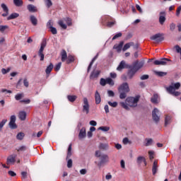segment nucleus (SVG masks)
I'll use <instances>...</instances> for the list:
<instances>
[{"mask_svg":"<svg viewBox=\"0 0 181 181\" xmlns=\"http://www.w3.org/2000/svg\"><path fill=\"white\" fill-rule=\"evenodd\" d=\"M140 98L141 96L139 95H136V97H128L126 98V101L121 102L120 105H122V108L129 111V107L132 108H135V107L138 106V102L139 101Z\"/></svg>","mask_w":181,"mask_h":181,"instance_id":"1","label":"nucleus"},{"mask_svg":"<svg viewBox=\"0 0 181 181\" xmlns=\"http://www.w3.org/2000/svg\"><path fill=\"white\" fill-rule=\"evenodd\" d=\"M180 82L171 83L170 86L166 88V90L169 94L175 95V97H178V95H180V93L179 91H176V90H179V88H180Z\"/></svg>","mask_w":181,"mask_h":181,"instance_id":"2","label":"nucleus"},{"mask_svg":"<svg viewBox=\"0 0 181 181\" xmlns=\"http://www.w3.org/2000/svg\"><path fill=\"white\" fill-rule=\"evenodd\" d=\"M95 156L96 158H99L100 159V163L98 164V166H101L103 163H107L109 160L108 155L107 154H102L100 151H96Z\"/></svg>","mask_w":181,"mask_h":181,"instance_id":"3","label":"nucleus"},{"mask_svg":"<svg viewBox=\"0 0 181 181\" xmlns=\"http://www.w3.org/2000/svg\"><path fill=\"white\" fill-rule=\"evenodd\" d=\"M83 112L88 114L90 112V103H88V99L87 98H83Z\"/></svg>","mask_w":181,"mask_h":181,"instance_id":"4","label":"nucleus"},{"mask_svg":"<svg viewBox=\"0 0 181 181\" xmlns=\"http://www.w3.org/2000/svg\"><path fill=\"white\" fill-rule=\"evenodd\" d=\"M118 91L119 93H129L130 89H129V85L128 84V83L124 82L123 83H122L119 88H118Z\"/></svg>","mask_w":181,"mask_h":181,"instance_id":"5","label":"nucleus"},{"mask_svg":"<svg viewBox=\"0 0 181 181\" xmlns=\"http://www.w3.org/2000/svg\"><path fill=\"white\" fill-rule=\"evenodd\" d=\"M152 117L155 122H159V119H160V112L158 108L156 107L153 109L152 112Z\"/></svg>","mask_w":181,"mask_h":181,"instance_id":"6","label":"nucleus"},{"mask_svg":"<svg viewBox=\"0 0 181 181\" xmlns=\"http://www.w3.org/2000/svg\"><path fill=\"white\" fill-rule=\"evenodd\" d=\"M168 62H170V59L168 58H163L160 60L154 61V64L156 66H166L168 64Z\"/></svg>","mask_w":181,"mask_h":181,"instance_id":"7","label":"nucleus"},{"mask_svg":"<svg viewBox=\"0 0 181 181\" xmlns=\"http://www.w3.org/2000/svg\"><path fill=\"white\" fill-rule=\"evenodd\" d=\"M151 40H155V42H162L163 40V37H162V34L157 33L150 37Z\"/></svg>","mask_w":181,"mask_h":181,"instance_id":"8","label":"nucleus"},{"mask_svg":"<svg viewBox=\"0 0 181 181\" xmlns=\"http://www.w3.org/2000/svg\"><path fill=\"white\" fill-rule=\"evenodd\" d=\"M144 62H135L132 68L134 69V71L136 72L140 70V69H142V67H144Z\"/></svg>","mask_w":181,"mask_h":181,"instance_id":"9","label":"nucleus"},{"mask_svg":"<svg viewBox=\"0 0 181 181\" xmlns=\"http://www.w3.org/2000/svg\"><path fill=\"white\" fill-rule=\"evenodd\" d=\"M16 154H13L7 158V165H13L16 161Z\"/></svg>","mask_w":181,"mask_h":181,"instance_id":"10","label":"nucleus"},{"mask_svg":"<svg viewBox=\"0 0 181 181\" xmlns=\"http://www.w3.org/2000/svg\"><path fill=\"white\" fill-rule=\"evenodd\" d=\"M1 7L3 9V11L4 12V13L2 14V16H4V18L8 16V15H9V8H8L6 4H1Z\"/></svg>","mask_w":181,"mask_h":181,"instance_id":"11","label":"nucleus"},{"mask_svg":"<svg viewBox=\"0 0 181 181\" xmlns=\"http://www.w3.org/2000/svg\"><path fill=\"white\" fill-rule=\"evenodd\" d=\"M127 67H128V65L127 64V63L125 62V61H122L119 66L117 68V71H121L122 70H124V69H127Z\"/></svg>","mask_w":181,"mask_h":181,"instance_id":"12","label":"nucleus"},{"mask_svg":"<svg viewBox=\"0 0 181 181\" xmlns=\"http://www.w3.org/2000/svg\"><path fill=\"white\" fill-rule=\"evenodd\" d=\"M136 71H134L132 67L130 68V69L127 72V77L129 80H132V78H134V76H135Z\"/></svg>","mask_w":181,"mask_h":181,"instance_id":"13","label":"nucleus"},{"mask_svg":"<svg viewBox=\"0 0 181 181\" xmlns=\"http://www.w3.org/2000/svg\"><path fill=\"white\" fill-rule=\"evenodd\" d=\"M122 46H124V42H120L119 44H116L114 45L113 49H115L118 53L122 50Z\"/></svg>","mask_w":181,"mask_h":181,"instance_id":"14","label":"nucleus"},{"mask_svg":"<svg viewBox=\"0 0 181 181\" xmlns=\"http://www.w3.org/2000/svg\"><path fill=\"white\" fill-rule=\"evenodd\" d=\"M160 17H159V22L160 25H163L165 23V21H166V18L165 17V12H160Z\"/></svg>","mask_w":181,"mask_h":181,"instance_id":"15","label":"nucleus"},{"mask_svg":"<svg viewBox=\"0 0 181 181\" xmlns=\"http://www.w3.org/2000/svg\"><path fill=\"white\" fill-rule=\"evenodd\" d=\"M27 9L29 11V12H36L37 11V7L33 4H28L27 6Z\"/></svg>","mask_w":181,"mask_h":181,"instance_id":"16","label":"nucleus"},{"mask_svg":"<svg viewBox=\"0 0 181 181\" xmlns=\"http://www.w3.org/2000/svg\"><path fill=\"white\" fill-rule=\"evenodd\" d=\"M95 104H100V103H101V95L97 90L95 91Z\"/></svg>","mask_w":181,"mask_h":181,"instance_id":"17","label":"nucleus"},{"mask_svg":"<svg viewBox=\"0 0 181 181\" xmlns=\"http://www.w3.org/2000/svg\"><path fill=\"white\" fill-rule=\"evenodd\" d=\"M18 118L21 121H25V119H26V112H25V111L19 112V113H18Z\"/></svg>","mask_w":181,"mask_h":181,"instance_id":"18","label":"nucleus"},{"mask_svg":"<svg viewBox=\"0 0 181 181\" xmlns=\"http://www.w3.org/2000/svg\"><path fill=\"white\" fill-rule=\"evenodd\" d=\"M78 137H79V139H83V138H86V127H83L80 130Z\"/></svg>","mask_w":181,"mask_h":181,"instance_id":"19","label":"nucleus"},{"mask_svg":"<svg viewBox=\"0 0 181 181\" xmlns=\"http://www.w3.org/2000/svg\"><path fill=\"white\" fill-rule=\"evenodd\" d=\"M61 57H62V62H66L67 60V52H66V50L63 49L61 52Z\"/></svg>","mask_w":181,"mask_h":181,"instance_id":"20","label":"nucleus"},{"mask_svg":"<svg viewBox=\"0 0 181 181\" xmlns=\"http://www.w3.org/2000/svg\"><path fill=\"white\" fill-rule=\"evenodd\" d=\"M152 172L153 175H156V173L158 172V161L156 160L153 162Z\"/></svg>","mask_w":181,"mask_h":181,"instance_id":"21","label":"nucleus"},{"mask_svg":"<svg viewBox=\"0 0 181 181\" xmlns=\"http://www.w3.org/2000/svg\"><path fill=\"white\" fill-rule=\"evenodd\" d=\"M132 46H134V42H130L125 44L122 48L123 52H127V50H128V49H129V47Z\"/></svg>","mask_w":181,"mask_h":181,"instance_id":"22","label":"nucleus"},{"mask_svg":"<svg viewBox=\"0 0 181 181\" xmlns=\"http://www.w3.org/2000/svg\"><path fill=\"white\" fill-rule=\"evenodd\" d=\"M16 18H19V13H13L7 18V21H11V19H16Z\"/></svg>","mask_w":181,"mask_h":181,"instance_id":"23","label":"nucleus"},{"mask_svg":"<svg viewBox=\"0 0 181 181\" xmlns=\"http://www.w3.org/2000/svg\"><path fill=\"white\" fill-rule=\"evenodd\" d=\"M30 21L33 26H36V25H37V18H36L35 16H30Z\"/></svg>","mask_w":181,"mask_h":181,"instance_id":"24","label":"nucleus"},{"mask_svg":"<svg viewBox=\"0 0 181 181\" xmlns=\"http://www.w3.org/2000/svg\"><path fill=\"white\" fill-rule=\"evenodd\" d=\"M108 148H109L108 144L101 143L99 145V149H103V151H107Z\"/></svg>","mask_w":181,"mask_h":181,"instance_id":"25","label":"nucleus"},{"mask_svg":"<svg viewBox=\"0 0 181 181\" xmlns=\"http://www.w3.org/2000/svg\"><path fill=\"white\" fill-rule=\"evenodd\" d=\"M100 76V71H93L90 74V78H97Z\"/></svg>","mask_w":181,"mask_h":181,"instance_id":"26","label":"nucleus"},{"mask_svg":"<svg viewBox=\"0 0 181 181\" xmlns=\"http://www.w3.org/2000/svg\"><path fill=\"white\" fill-rule=\"evenodd\" d=\"M53 64L51 63L45 69L46 74H50V73H52V71L53 70Z\"/></svg>","mask_w":181,"mask_h":181,"instance_id":"27","label":"nucleus"},{"mask_svg":"<svg viewBox=\"0 0 181 181\" xmlns=\"http://www.w3.org/2000/svg\"><path fill=\"white\" fill-rule=\"evenodd\" d=\"M97 59H98V54H97L96 56L90 62V64H89V66L88 67V71H90L93 64H94V62H95V60H97Z\"/></svg>","mask_w":181,"mask_h":181,"instance_id":"28","label":"nucleus"},{"mask_svg":"<svg viewBox=\"0 0 181 181\" xmlns=\"http://www.w3.org/2000/svg\"><path fill=\"white\" fill-rule=\"evenodd\" d=\"M73 62H74V57H73V55H68L67 58H66V63L67 64H70V63H73Z\"/></svg>","mask_w":181,"mask_h":181,"instance_id":"29","label":"nucleus"},{"mask_svg":"<svg viewBox=\"0 0 181 181\" xmlns=\"http://www.w3.org/2000/svg\"><path fill=\"white\" fill-rule=\"evenodd\" d=\"M158 94H154L153 96L151 98V103L153 104H158Z\"/></svg>","mask_w":181,"mask_h":181,"instance_id":"30","label":"nucleus"},{"mask_svg":"<svg viewBox=\"0 0 181 181\" xmlns=\"http://www.w3.org/2000/svg\"><path fill=\"white\" fill-rule=\"evenodd\" d=\"M13 4L16 6H22V5H23V1H22V0H13Z\"/></svg>","mask_w":181,"mask_h":181,"instance_id":"31","label":"nucleus"},{"mask_svg":"<svg viewBox=\"0 0 181 181\" xmlns=\"http://www.w3.org/2000/svg\"><path fill=\"white\" fill-rule=\"evenodd\" d=\"M155 74H156V76H158V77H165V76H166V74H168V73L163 72V71H156Z\"/></svg>","mask_w":181,"mask_h":181,"instance_id":"32","label":"nucleus"},{"mask_svg":"<svg viewBox=\"0 0 181 181\" xmlns=\"http://www.w3.org/2000/svg\"><path fill=\"white\" fill-rule=\"evenodd\" d=\"M171 119H172V117L170 116L165 117V127H168V125H169V124H170Z\"/></svg>","mask_w":181,"mask_h":181,"instance_id":"33","label":"nucleus"},{"mask_svg":"<svg viewBox=\"0 0 181 181\" xmlns=\"http://www.w3.org/2000/svg\"><path fill=\"white\" fill-rule=\"evenodd\" d=\"M23 138H25V133L23 132H20L16 136V139H18V141H22Z\"/></svg>","mask_w":181,"mask_h":181,"instance_id":"34","label":"nucleus"},{"mask_svg":"<svg viewBox=\"0 0 181 181\" xmlns=\"http://www.w3.org/2000/svg\"><path fill=\"white\" fill-rule=\"evenodd\" d=\"M67 98H68V100L70 101V103H74L75 100H77V96H76V95H68Z\"/></svg>","mask_w":181,"mask_h":181,"instance_id":"35","label":"nucleus"},{"mask_svg":"<svg viewBox=\"0 0 181 181\" xmlns=\"http://www.w3.org/2000/svg\"><path fill=\"white\" fill-rule=\"evenodd\" d=\"M46 45H47V42H46V40H43L42 43H41L40 48L39 50L44 51L45 47H46Z\"/></svg>","mask_w":181,"mask_h":181,"instance_id":"36","label":"nucleus"},{"mask_svg":"<svg viewBox=\"0 0 181 181\" xmlns=\"http://www.w3.org/2000/svg\"><path fill=\"white\" fill-rule=\"evenodd\" d=\"M58 25H59V26L62 28V29H67V25L64 24V23L63 22V20L59 21Z\"/></svg>","mask_w":181,"mask_h":181,"instance_id":"37","label":"nucleus"},{"mask_svg":"<svg viewBox=\"0 0 181 181\" xmlns=\"http://www.w3.org/2000/svg\"><path fill=\"white\" fill-rule=\"evenodd\" d=\"M107 104H108L110 107H112L113 108H115V107H118V103H117V102H111V101H109V102H107Z\"/></svg>","mask_w":181,"mask_h":181,"instance_id":"38","label":"nucleus"},{"mask_svg":"<svg viewBox=\"0 0 181 181\" xmlns=\"http://www.w3.org/2000/svg\"><path fill=\"white\" fill-rule=\"evenodd\" d=\"M6 29H9V26L8 25H0V32L1 33H4L6 30Z\"/></svg>","mask_w":181,"mask_h":181,"instance_id":"39","label":"nucleus"},{"mask_svg":"<svg viewBox=\"0 0 181 181\" xmlns=\"http://www.w3.org/2000/svg\"><path fill=\"white\" fill-rule=\"evenodd\" d=\"M23 97H24L23 93H18V94L15 95V99L17 101H19V100H22V98H23Z\"/></svg>","mask_w":181,"mask_h":181,"instance_id":"40","label":"nucleus"},{"mask_svg":"<svg viewBox=\"0 0 181 181\" xmlns=\"http://www.w3.org/2000/svg\"><path fill=\"white\" fill-rule=\"evenodd\" d=\"M100 131H103V132H108L110 131V127H100L98 128Z\"/></svg>","mask_w":181,"mask_h":181,"instance_id":"41","label":"nucleus"},{"mask_svg":"<svg viewBox=\"0 0 181 181\" xmlns=\"http://www.w3.org/2000/svg\"><path fill=\"white\" fill-rule=\"evenodd\" d=\"M8 122V119H4L1 122H0V131H2V128H4V126Z\"/></svg>","mask_w":181,"mask_h":181,"instance_id":"42","label":"nucleus"},{"mask_svg":"<svg viewBox=\"0 0 181 181\" xmlns=\"http://www.w3.org/2000/svg\"><path fill=\"white\" fill-rule=\"evenodd\" d=\"M107 84L112 86L115 84V83L114 82V80H112L111 78H107Z\"/></svg>","mask_w":181,"mask_h":181,"instance_id":"43","label":"nucleus"},{"mask_svg":"<svg viewBox=\"0 0 181 181\" xmlns=\"http://www.w3.org/2000/svg\"><path fill=\"white\" fill-rule=\"evenodd\" d=\"M45 4L47 6V8H50L52 5H53V3L52 2V0H44Z\"/></svg>","mask_w":181,"mask_h":181,"instance_id":"44","label":"nucleus"},{"mask_svg":"<svg viewBox=\"0 0 181 181\" xmlns=\"http://www.w3.org/2000/svg\"><path fill=\"white\" fill-rule=\"evenodd\" d=\"M38 56L40 57L41 62H43V60H45V54H43V51L39 50Z\"/></svg>","mask_w":181,"mask_h":181,"instance_id":"45","label":"nucleus"},{"mask_svg":"<svg viewBox=\"0 0 181 181\" xmlns=\"http://www.w3.org/2000/svg\"><path fill=\"white\" fill-rule=\"evenodd\" d=\"M127 92H119L120 95H119V98L121 100H124L125 98H127Z\"/></svg>","mask_w":181,"mask_h":181,"instance_id":"46","label":"nucleus"},{"mask_svg":"<svg viewBox=\"0 0 181 181\" xmlns=\"http://www.w3.org/2000/svg\"><path fill=\"white\" fill-rule=\"evenodd\" d=\"M115 25V20H112V21H108L107 26L108 28H112Z\"/></svg>","mask_w":181,"mask_h":181,"instance_id":"47","label":"nucleus"},{"mask_svg":"<svg viewBox=\"0 0 181 181\" xmlns=\"http://www.w3.org/2000/svg\"><path fill=\"white\" fill-rule=\"evenodd\" d=\"M71 156V144H69L68 148L67 156L66 158H69Z\"/></svg>","mask_w":181,"mask_h":181,"instance_id":"48","label":"nucleus"},{"mask_svg":"<svg viewBox=\"0 0 181 181\" xmlns=\"http://www.w3.org/2000/svg\"><path fill=\"white\" fill-rule=\"evenodd\" d=\"M142 162H145V158L142 156H139L137 158V163L141 165V163H142Z\"/></svg>","mask_w":181,"mask_h":181,"instance_id":"49","label":"nucleus"},{"mask_svg":"<svg viewBox=\"0 0 181 181\" xmlns=\"http://www.w3.org/2000/svg\"><path fill=\"white\" fill-rule=\"evenodd\" d=\"M26 149H27L26 146H20L18 148H17V151L18 152H25Z\"/></svg>","mask_w":181,"mask_h":181,"instance_id":"50","label":"nucleus"},{"mask_svg":"<svg viewBox=\"0 0 181 181\" xmlns=\"http://www.w3.org/2000/svg\"><path fill=\"white\" fill-rule=\"evenodd\" d=\"M9 127L11 129H16V124H15V122H9Z\"/></svg>","mask_w":181,"mask_h":181,"instance_id":"51","label":"nucleus"},{"mask_svg":"<svg viewBox=\"0 0 181 181\" xmlns=\"http://www.w3.org/2000/svg\"><path fill=\"white\" fill-rule=\"evenodd\" d=\"M64 22H66V23H67L68 26H71V18H64Z\"/></svg>","mask_w":181,"mask_h":181,"instance_id":"52","label":"nucleus"},{"mask_svg":"<svg viewBox=\"0 0 181 181\" xmlns=\"http://www.w3.org/2000/svg\"><path fill=\"white\" fill-rule=\"evenodd\" d=\"M100 86H103V87H104L105 86V84H107V78H100Z\"/></svg>","mask_w":181,"mask_h":181,"instance_id":"53","label":"nucleus"},{"mask_svg":"<svg viewBox=\"0 0 181 181\" xmlns=\"http://www.w3.org/2000/svg\"><path fill=\"white\" fill-rule=\"evenodd\" d=\"M49 30L52 33V35H57V29H56V28L51 27V28H49Z\"/></svg>","mask_w":181,"mask_h":181,"instance_id":"54","label":"nucleus"},{"mask_svg":"<svg viewBox=\"0 0 181 181\" xmlns=\"http://www.w3.org/2000/svg\"><path fill=\"white\" fill-rule=\"evenodd\" d=\"M62 67V62H59L54 67L55 71H59L60 70V68Z\"/></svg>","mask_w":181,"mask_h":181,"instance_id":"55","label":"nucleus"},{"mask_svg":"<svg viewBox=\"0 0 181 181\" xmlns=\"http://www.w3.org/2000/svg\"><path fill=\"white\" fill-rule=\"evenodd\" d=\"M146 141V146H151V145H152V142H153L152 139H147Z\"/></svg>","mask_w":181,"mask_h":181,"instance_id":"56","label":"nucleus"},{"mask_svg":"<svg viewBox=\"0 0 181 181\" xmlns=\"http://www.w3.org/2000/svg\"><path fill=\"white\" fill-rule=\"evenodd\" d=\"M73 167V160L69 159L67 161V168H70Z\"/></svg>","mask_w":181,"mask_h":181,"instance_id":"57","label":"nucleus"},{"mask_svg":"<svg viewBox=\"0 0 181 181\" xmlns=\"http://www.w3.org/2000/svg\"><path fill=\"white\" fill-rule=\"evenodd\" d=\"M47 26L49 29L53 28V21H52V20H49L47 23Z\"/></svg>","mask_w":181,"mask_h":181,"instance_id":"58","label":"nucleus"},{"mask_svg":"<svg viewBox=\"0 0 181 181\" xmlns=\"http://www.w3.org/2000/svg\"><path fill=\"white\" fill-rule=\"evenodd\" d=\"M175 29H176V24L173 23L170 25V30H171V32H173Z\"/></svg>","mask_w":181,"mask_h":181,"instance_id":"59","label":"nucleus"},{"mask_svg":"<svg viewBox=\"0 0 181 181\" xmlns=\"http://www.w3.org/2000/svg\"><path fill=\"white\" fill-rule=\"evenodd\" d=\"M121 36H122V33H118L112 37V40H115V39H118V37H121Z\"/></svg>","mask_w":181,"mask_h":181,"instance_id":"60","label":"nucleus"},{"mask_svg":"<svg viewBox=\"0 0 181 181\" xmlns=\"http://www.w3.org/2000/svg\"><path fill=\"white\" fill-rule=\"evenodd\" d=\"M107 94L109 97H114L115 95V93L112 90H107Z\"/></svg>","mask_w":181,"mask_h":181,"instance_id":"61","label":"nucleus"},{"mask_svg":"<svg viewBox=\"0 0 181 181\" xmlns=\"http://www.w3.org/2000/svg\"><path fill=\"white\" fill-rule=\"evenodd\" d=\"M9 71H11V69H1L2 74H6V73H9Z\"/></svg>","mask_w":181,"mask_h":181,"instance_id":"62","label":"nucleus"},{"mask_svg":"<svg viewBox=\"0 0 181 181\" xmlns=\"http://www.w3.org/2000/svg\"><path fill=\"white\" fill-rule=\"evenodd\" d=\"M90 125H91L92 127H97V122H95V120H91L89 122Z\"/></svg>","mask_w":181,"mask_h":181,"instance_id":"63","label":"nucleus"},{"mask_svg":"<svg viewBox=\"0 0 181 181\" xmlns=\"http://www.w3.org/2000/svg\"><path fill=\"white\" fill-rule=\"evenodd\" d=\"M140 78L141 80H148V78H149V75H142Z\"/></svg>","mask_w":181,"mask_h":181,"instance_id":"64","label":"nucleus"}]
</instances>
